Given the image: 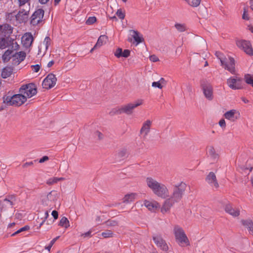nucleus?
Masks as SVG:
<instances>
[{
    "mask_svg": "<svg viewBox=\"0 0 253 253\" xmlns=\"http://www.w3.org/2000/svg\"><path fill=\"white\" fill-rule=\"evenodd\" d=\"M48 159H49V158L47 156H44L42 158L40 159V160L39 161V162L40 163H42L47 161Z\"/></svg>",
    "mask_w": 253,
    "mask_h": 253,
    "instance_id": "nucleus-56",
    "label": "nucleus"
},
{
    "mask_svg": "<svg viewBox=\"0 0 253 253\" xmlns=\"http://www.w3.org/2000/svg\"><path fill=\"white\" fill-rule=\"evenodd\" d=\"M13 54V50L7 49L5 51L2 56V61L4 62L8 61L10 59L12 58V54Z\"/></svg>",
    "mask_w": 253,
    "mask_h": 253,
    "instance_id": "nucleus-27",
    "label": "nucleus"
},
{
    "mask_svg": "<svg viewBox=\"0 0 253 253\" xmlns=\"http://www.w3.org/2000/svg\"><path fill=\"white\" fill-rule=\"evenodd\" d=\"M130 55V51L128 49H125L123 51L122 57L126 58Z\"/></svg>",
    "mask_w": 253,
    "mask_h": 253,
    "instance_id": "nucleus-51",
    "label": "nucleus"
},
{
    "mask_svg": "<svg viewBox=\"0 0 253 253\" xmlns=\"http://www.w3.org/2000/svg\"><path fill=\"white\" fill-rule=\"evenodd\" d=\"M91 233V231H88V232H85V233L83 234V236L84 237H90Z\"/></svg>",
    "mask_w": 253,
    "mask_h": 253,
    "instance_id": "nucleus-60",
    "label": "nucleus"
},
{
    "mask_svg": "<svg viewBox=\"0 0 253 253\" xmlns=\"http://www.w3.org/2000/svg\"><path fill=\"white\" fill-rule=\"evenodd\" d=\"M142 102L143 100L139 99L135 102L128 103L126 105H124L119 109V113L120 114L126 113L127 115H130L132 113L133 110L137 106L141 105Z\"/></svg>",
    "mask_w": 253,
    "mask_h": 253,
    "instance_id": "nucleus-5",
    "label": "nucleus"
},
{
    "mask_svg": "<svg viewBox=\"0 0 253 253\" xmlns=\"http://www.w3.org/2000/svg\"><path fill=\"white\" fill-rule=\"evenodd\" d=\"M201 0H187V3L191 6L197 7L200 4Z\"/></svg>",
    "mask_w": 253,
    "mask_h": 253,
    "instance_id": "nucleus-36",
    "label": "nucleus"
},
{
    "mask_svg": "<svg viewBox=\"0 0 253 253\" xmlns=\"http://www.w3.org/2000/svg\"><path fill=\"white\" fill-rule=\"evenodd\" d=\"M208 153L211 156L214 158H216L217 155L215 154V150L213 147L211 146L209 147L208 149Z\"/></svg>",
    "mask_w": 253,
    "mask_h": 253,
    "instance_id": "nucleus-42",
    "label": "nucleus"
},
{
    "mask_svg": "<svg viewBox=\"0 0 253 253\" xmlns=\"http://www.w3.org/2000/svg\"><path fill=\"white\" fill-rule=\"evenodd\" d=\"M43 17H34L31 20L30 23L33 26H36L42 22Z\"/></svg>",
    "mask_w": 253,
    "mask_h": 253,
    "instance_id": "nucleus-30",
    "label": "nucleus"
},
{
    "mask_svg": "<svg viewBox=\"0 0 253 253\" xmlns=\"http://www.w3.org/2000/svg\"><path fill=\"white\" fill-rule=\"evenodd\" d=\"M13 72V69L11 67L4 68L1 72V77L3 78H6L9 77Z\"/></svg>",
    "mask_w": 253,
    "mask_h": 253,
    "instance_id": "nucleus-29",
    "label": "nucleus"
},
{
    "mask_svg": "<svg viewBox=\"0 0 253 253\" xmlns=\"http://www.w3.org/2000/svg\"><path fill=\"white\" fill-rule=\"evenodd\" d=\"M12 33V28L8 24L0 25V35L4 37H8Z\"/></svg>",
    "mask_w": 253,
    "mask_h": 253,
    "instance_id": "nucleus-18",
    "label": "nucleus"
},
{
    "mask_svg": "<svg viewBox=\"0 0 253 253\" xmlns=\"http://www.w3.org/2000/svg\"><path fill=\"white\" fill-rule=\"evenodd\" d=\"M44 11L42 9H38L36 10L31 16H43Z\"/></svg>",
    "mask_w": 253,
    "mask_h": 253,
    "instance_id": "nucleus-44",
    "label": "nucleus"
},
{
    "mask_svg": "<svg viewBox=\"0 0 253 253\" xmlns=\"http://www.w3.org/2000/svg\"><path fill=\"white\" fill-rule=\"evenodd\" d=\"M34 164L33 162L31 161V162H26L25 164H24V166L25 167H27V166H31V165H33Z\"/></svg>",
    "mask_w": 253,
    "mask_h": 253,
    "instance_id": "nucleus-64",
    "label": "nucleus"
},
{
    "mask_svg": "<svg viewBox=\"0 0 253 253\" xmlns=\"http://www.w3.org/2000/svg\"><path fill=\"white\" fill-rule=\"evenodd\" d=\"M106 225L107 227L116 226L118 225L117 221L114 220H109L105 222Z\"/></svg>",
    "mask_w": 253,
    "mask_h": 253,
    "instance_id": "nucleus-41",
    "label": "nucleus"
},
{
    "mask_svg": "<svg viewBox=\"0 0 253 253\" xmlns=\"http://www.w3.org/2000/svg\"><path fill=\"white\" fill-rule=\"evenodd\" d=\"M59 225L67 228L69 227L70 224L68 219L65 216L62 217L59 222Z\"/></svg>",
    "mask_w": 253,
    "mask_h": 253,
    "instance_id": "nucleus-31",
    "label": "nucleus"
},
{
    "mask_svg": "<svg viewBox=\"0 0 253 253\" xmlns=\"http://www.w3.org/2000/svg\"><path fill=\"white\" fill-rule=\"evenodd\" d=\"M96 221L98 224H101L102 220L101 219V217L100 216H97L96 218Z\"/></svg>",
    "mask_w": 253,
    "mask_h": 253,
    "instance_id": "nucleus-63",
    "label": "nucleus"
},
{
    "mask_svg": "<svg viewBox=\"0 0 253 253\" xmlns=\"http://www.w3.org/2000/svg\"><path fill=\"white\" fill-rule=\"evenodd\" d=\"M206 181L212 187L217 189L219 187L216 176L213 172H210L206 177Z\"/></svg>",
    "mask_w": 253,
    "mask_h": 253,
    "instance_id": "nucleus-17",
    "label": "nucleus"
},
{
    "mask_svg": "<svg viewBox=\"0 0 253 253\" xmlns=\"http://www.w3.org/2000/svg\"><path fill=\"white\" fill-rule=\"evenodd\" d=\"M126 155V149H123L120 150L117 154L116 159L119 161L123 160Z\"/></svg>",
    "mask_w": 253,
    "mask_h": 253,
    "instance_id": "nucleus-33",
    "label": "nucleus"
},
{
    "mask_svg": "<svg viewBox=\"0 0 253 253\" xmlns=\"http://www.w3.org/2000/svg\"><path fill=\"white\" fill-rule=\"evenodd\" d=\"M95 134L98 136V139H100L102 138V134L101 132H99V131H96L95 132Z\"/></svg>",
    "mask_w": 253,
    "mask_h": 253,
    "instance_id": "nucleus-62",
    "label": "nucleus"
},
{
    "mask_svg": "<svg viewBox=\"0 0 253 253\" xmlns=\"http://www.w3.org/2000/svg\"><path fill=\"white\" fill-rule=\"evenodd\" d=\"M227 84L228 86L234 90L240 89L243 88L242 80L240 78L231 77L227 79Z\"/></svg>",
    "mask_w": 253,
    "mask_h": 253,
    "instance_id": "nucleus-9",
    "label": "nucleus"
},
{
    "mask_svg": "<svg viewBox=\"0 0 253 253\" xmlns=\"http://www.w3.org/2000/svg\"><path fill=\"white\" fill-rule=\"evenodd\" d=\"M116 14L117 16H125V13L121 8L117 10Z\"/></svg>",
    "mask_w": 253,
    "mask_h": 253,
    "instance_id": "nucleus-53",
    "label": "nucleus"
},
{
    "mask_svg": "<svg viewBox=\"0 0 253 253\" xmlns=\"http://www.w3.org/2000/svg\"><path fill=\"white\" fill-rule=\"evenodd\" d=\"M152 86L154 87H158L160 89L162 88V85L160 82H154L152 83Z\"/></svg>",
    "mask_w": 253,
    "mask_h": 253,
    "instance_id": "nucleus-50",
    "label": "nucleus"
},
{
    "mask_svg": "<svg viewBox=\"0 0 253 253\" xmlns=\"http://www.w3.org/2000/svg\"><path fill=\"white\" fill-rule=\"evenodd\" d=\"M174 203L175 202L172 200V199L170 198L166 200L161 209L162 212L164 213L169 211Z\"/></svg>",
    "mask_w": 253,
    "mask_h": 253,
    "instance_id": "nucleus-23",
    "label": "nucleus"
},
{
    "mask_svg": "<svg viewBox=\"0 0 253 253\" xmlns=\"http://www.w3.org/2000/svg\"><path fill=\"white\" fill-rule=\"evenodd\" d=\"M239 112L235 109H232L226 112L224 114L225 119L234 122L240 117Z\"/></svg>",
    "mask_w": 253,
    "mask_h": 253,
    "instance_id": "nucleus-14",
    "label": "nucleus"
},
{
    "mask_svg": "<svg viewBox=\"0 0 253 253\" xmlns=\"http://www.w3.org/2000/svg\"><path fill=\"white\" fill-rule=\"evenodd\" d=\"M34 39L33 36L31 33H25L22 37L21 42L23 45L26 47H29L33 42Z\"/></svg>",
    "mask_w": 253,
    "mask_h": 253,
    "instance_id": "nucleus-16",
    "label": "nucleus"
},
{
    "mask_svg": "<svg viewBox=\"0 0 253 253\" xmlns=\"http://www.w3.org/2000/svg\"><path fill=\"white\" fill-rule=\"evenodd\" d=\"M29 229H30V227L28 225H26V226L21 228L20 229H19V230H18L17 231L15 232L13 234H12L11 236H14L16 234H19L23 231H27Z\"/></svg>",
    "mask_w": 253,
    "mask_h": 253,
    "instance_id": "nucleus-39",
    "label": "nucleus"
},
{
    "mask_svg": "<svg viewBox=\"0 0 253 253\" xmlns=\"http://www.w3.org/2000/svg\"><path fill=\"white\" fill-rule=\"evenodd\" d=\"M175 27L180 32H182L186 30V27L184 24L175 23Z\"/></svg>",
    "mask_w": 253,
    "mask_h": 253,
    "instance_id": "nucleus-35",
    "label": "nucleus"
},
{
    "mask_svg": "<svg viewBox=\"0 0 253 253\" xmlns=\"http://www.w3.org/2000/svg\"><path fill=\"white\" fill-rule=\"evenodd\" d=\"M123 53V50L121 48H118L114 53L115 56L117 58H120L122 57Z\"/></svg>",
    "mask_w": 253,
    "mask_h": 253,
    "instance_id": "nucleus-48",
    "label": "nucleus"
},
{
    "mask_svg": "<svg viewBox=\"0 0 253 253\" xmlns=\"http://www.w3.org/2000/svg\"><path fill=\"white\" fill-rule=\"evenodd\" d=\"M245 80L247 84H251L253 87V76L247 74L245 76Z\"/></svg>",
    "mask_w": 253,
    "mask_h": 253,
    "instance_id": "nucleus-34",
    "label": "nucleus"
},
{
    "mask_svg": "<svg viewBox=\"0 0 253 253\" xmlns=\"http://www.w3.org/2000/svg\"><path fill=\"white\" fill-rule=\"evenodd\" d=\"M219 125L222 128H225L226 127V123L224 119H221L219 122Z\"/></svg>",
    "mask_w": 253,
    "mask_h": 253,
    "instance_id": "nucleus-55",
    "label": "nucleus"
},
{
    "mask_svg": "<svg viewBox=\"0 0 253 253\" xmlns=\"http://www.w3.org/2000/svg\"><path fill=\"white\" fill-rule=\"evenodd\" d=\"M215 55L216 57L220 60V63H223L224 60L226 59V57L219 51H216Z\"/></svg>",
    "mask_w": 253,
    "mask_h": 253,
    "instance_id": "nucleus-37",
    "label": "nucleus"
},
{
    "mask_svg": "<svg viewBox=\"0 0 253 253\" xmlns=\"http://www.w3.org/2000/svg\"><path fill=\"white\" fill-rule=\"evenodd\" d=\"M19 92L24 95L26 99L31 98L37 92L36 86L33 83L22 85L19 88Z\"/></svg>",
    "mask_w": 253,
    "mask_h": 253,
    "instance_id": "nucleus-3",
    "label": "nucleus"
},
{
    "mask_svg": "<svg viewBox=\"0 0 253 253\" xmlns=\"http://www.w3.org/2000/svg\"><path fill=\"white\" fill-rule=\"evenodd\" d=\"M153 239L155 244L161 249L164 251H167L168 250V246L167 245L165 241L160 235H155L153 236Z\"/></svg>",
    "mask_w": 253,
    "mask_h": 253,
    "instance_id": "nucleus-13",
    "label": "nucleus"
},
{
    "mask_svg": "<svg viewBox=\"0 0 253 253\" xmlns=\"http://www.w3.org/2000/svg\"><path fill=\"white\" fill-rule=\"evenodd\" d=\"M107 40V37L105 35H101L100 36L96 42V43L94 46V48H97V47H99L102 46L104 43L106 42Z\"/></svg>",
    "mask_w": 253,
    "mask_h": 253,
    "instance_id": "nucleus-28",
    "label": "nucleus"
},
{
    "mask_svg": "<svg viewBox=\"0 0 253 253\" xmlns=\"http://www.w3.org/2000/svg\"><path fill=\"white\" fill-rule=\"evenodd\" d=\"M242 224L246 227L253 235V222L251 219L242 220Z\"/></svg>",
    "mask_w": 253,
    "mask_h": 253,
    "instance_id": "nucleus-25",
    "label": "nucleus"
},
{
    "mask_svg": "<svg viewBox=\"0 0 253 253\" xmlns=\"http://www.w3.org/2000/svg\"><path fill=\"white\" fill-rule=\"evenodd\" d=\"M57 79L53 74H48L43 80L42 85L45 89H50L53 87L56 84Z\"/></svg>",
    "mask_w": 253,
    "mask_h": 253,
    "instance_id": "nucleus-11",
    "label": "nucleus"
},
{
    "mask_svg": "<svg viewBox=\"0 0 253 253\" xmlns=\"http://www.w3.org/2000/svg\"><path fill=\"white\" fill-rule=\"evenodd\" d=\"M43 44L45 45V49H46V50H47L48 46L51 44V40H50V38L48 36H47L44 38V40L43 42Z\"/></svg>",
    "mask_w": 253,
    "mask_h": 253,
    "instance_id": "nucleus-43",
    "label": "nucleus"
},
{
    "mask_svg": "<svg viewBox=\"0 0 253 253\" xmlns=\"http://www.w3.org/2000/svg\"><path fill=\"white\" fill-rule=\"evenodd\" d=\"M63 179H64V178H63V177L58 178V177H51V178H49L47 180L46 183L48 185H52V184H53L54 183H56L58 181H59L60 180H63Z\"/></svg>",
    "mask_w": 253,
    "mask_h": 253,
    "instance_id": "nucleus-32",
    "label": "nucleus"
},
{
    "mask_svg": "<svg viewBox=\"0 0 253 253\" xmlns=\"http://www.w3.org/2000/svg\"><path fill=\"white\" fill-rule=\"evenodd\" d=\"M29 13V11L25 10L23 9H20L18 13L14 16H27Z\"/></svg>",
    "mask_w": 253,
    "mask_h": 253,
    "instance_id": "nucleus-46",
    "label": "nucleus"
},
{
    "mask_svg": "<svg viewBox=\"0 0 253 253\" xmlns=\"http://www.w3.org/2000/svg\"><path fill=\"white\" fill-rule=\"evenodd\" d=\"M59 237H56V238L53 239L50 242V244L48 246H46L45 247V249L46 250H47L48 252H50V249L52 247V246H53V245L54 244V243L56 242V241L57 240V239H58Z\"/></svg>",
    "mask_w": 253,
    "mask_h": 253,
    "instance_id": "nucleus-45",
    "label": "nucleus"
},
{
    "mask_svg": "<svg viewBox=\"0 0 253 253\" xmlns=\"http://www.w3.org/2000/svg\"><path fill=\"white\" fill-rule=\"evenodd\" d=\"M185 184L181 183L179 187L176 186L173 192L172 196L170 197L175 202H178L181 199L184 192Z\"/></svg>",
    "mask_w": 253,
    "mask_h": 253,
    "instance_id": "nucleus-12",
    "label": "nucleus"
},
{
    "mask_svg": "<svg viewBox=\"0 0 253 253\" xmlns=\"http://www.w3.org/2000/svg\"><path fill=\"white\" fill-rule=\"evenodd\" d=\"M14 198L13 197H11L10 199H5L4 201L6 202L10 206H12L13 205V199Z\"/></svg>",
    "mask_w": 253,
    "mask_h": 253,
    "instance_id": "nucleus-54",
    "label": "nucleus"
},
{
    "mask_svg": "<svg viewBox=\"0 0 253 253\" xmlns=\"http://www.w3.org/2000/svg\"><path fill=\"white\" fill-rule=\"evenodd\" d=\"M25 57L26 54L24 52H16L12 54L13 61L15 64H19L25 59Z\"/></svg>",
    "mask_w": 253,
    "mask_h": 253,
    "instance_id": "nucleus-21",
    "label": "nucleus"
},
{
    "mask_svg": "<svg viewBox=\"0 0 253 253\" xmlns=\"http://www.w3.org/2000/svg\"><path fill=\"white\" fill-rule=\"evenodd\" d=\"M58 196V193L56 191H51L42 199V205L50 209L53 208L54 202L57 200Z\"/></svg>",
    "mask_w": 253,
    "mask_h": 253,
    "instance_id": "nucleus-4",
    "label": "nucleus"
},
{
    "mask_svg": "<svg viewBox=\"0 0 253 253\" xmlns=\"http://www.w3.org/2000/svg\"><path fill=\"white\" fill-rule=\"evenodd\" d=\"M136 196L137 194L134 193L126 195L123 199V203L126 204H130L134 201Z\"/></svg>",
    "mask_w": 253,
    "mask_h": 253,
    "instance_id": "nucleus-26",
    "label": "nucleus"
},
{
    "mask_svg": "<svg viewBox=\"0 0 253 253\" xmlns=\"http://www.w3.org/2000/svg\"><path fill=\"white\" fill-rule=\"evenodd\" d=\"M151 123L152 122L150 120H147L143 123L140 129V133L144 137L146 136L149 132Z\"/></svg>",
    "mask_w": 253,
    "mask_h": 253,
    "instance_id": "nucleus-22",
    "label": "nucleus"
},
{
    "mask_svg": "<svg viewBox=\"0 0 253 253\" xmlns=\"http://www.w3.org/2000/svg\"><path fill=\"white\" fill-rule=\"evenodd\" d=\"M12 48H14V50H16L19 47V45L17 44L16 42H12Z\"/></svg>",
    "mask_w": 253,
    "mask_h": 253,
    "instance_id": "nucleus-59",
    "label": "nucleus"
},
{
    "mask_svg": "<svg viewBox=\"0 0 253 253\" xmlns=\"http://www.w3.org/2000/svg\"><path fill=\"white\" fill-rule=\"evenodd\" d=\"M202 89L205 97L209 101L213 99V89L209 83L204 82L201 84Z\"/></svg>",
    "mask_w": 253,
    "mask_h": 253,
    "instance_id": "nucleus-6",
    "label": "nucleus"
},
{
    "mask_svg": "<svg viewBox=\"0 0 253 253\" xmlns=\"http://www.w3.org/2000/svg\"><path fill=\"white\" fill-rule=\"evenodd\" d=\"M31 67L35 72L37 73L39 71L41 68V66L39 64H36L31 65Z\"/></svg>",
    "mask_w": 253,
    "mask_h": 253,
    "instance_id": "nucleus-49",
    "label": "nucleus"
},
{
    "mask_svg": "<svg viewBox=\"0 0 253 253\" xmlns=\"http://www.w3.org/2000/svg\"><path fill=\"white\" fill-rule=\"evenodd\" d=\"M50 0H39V1L40 3L42 4L47 3Z\"/></svg>",
    "mask_w": 253,
    "mask_h": 253,
    "instance_id": "nucleus-61",
    "label": "nucleus"
},
{
    "mask_svg": "<svg viewBox=\"0 0 253 253\" xmlns=\"http://www.w3.org/2000/svg\"><path fill=\"white\" fill-rule=\"evenodd\" d=\"M96 21V17H89L87 20L86 21V24L87 25H91L95 23Z\"/></svg>",
    "mask_w": 253,
    "mask_h": 253,
    "instance_id": "nucleus-47",
    "label": "nucleus"
},
{
    "mask_svg": "<svg viewBox=\"0 0 253 253\" xmlns=\"http://www.w3.org/2000/svg\"><path fill=\"white\" fill-rule=\"evenodd\" d=\"M221 65L231 74H235V60L233 57H226L224 62L221 63Z\"/></svg>",
    "mask_w": 253,
    "mask_h": 253,
    "instance_id": "nucleus-8",
    "label": "nucleus"
},
{
    "mask_svg": "<svg viewBox=\"0 0 253 253\" xmlns=\"http://www.w3.org/2000/svg\"><path fill=\"white\" fill-rule=\"evenodd\" d=\"M130 35L131 38L134 40L133 43H136V45H138L143 41L142 36L137 31L130 30H129Z\"/></svg>",
    "mask_w": 253,
    "mask_h": 253,
    "instance_id": "nucleus-19",
    "label": "nucleus"
},
{
    "mask_svg": "<svg viewBox=\"0 0 253 253\" xmlns=\"http://www.w3.org/2000/svg\"><path fill=\"white\" fill-rule=\"evenodd\" d=\"M51 214L55 219H56L58 218V213L56 211H53L51 213Z\"/></svg>",
    "mask_w": 253,
    "mask_h": 253,
    "instance_id": "nucleus-57",
    "label": "nucleus"
},
{
    "mask_svg": "<svg viewBox=\"0 0 253 253\" xmlns=\"http://www.w3.org/2000/svg\"><path fill=\"white\" fill-rule=\"evenodd\" d=\"M30 0H18L19 5L21 6L24 5L26 3L28 2Z\"/></svg>",
    "mask_w": 253,
    "mask_h": 253,
    "instance_id": "nucleus-58",
    "label": "nucleus"
},
{
    "mask_svg": "<svg viewBox=\"0 0 253 253\" xmlns=\"http://www.w3.org/2000/svg\"><path fill=\"white\" fill-rule=\"evenodd\" d=\"M224 210L226 212L234 217L238 216L240 214V210L238 208H234L230 203L225 206Z\"/></svg>",
    "mask_w": 253,
    "mask_h": 253,
    "instance_id": "nucleus-15",
    "label": "nucleus"
},
{
    "mask_svg": "<svg viewBox=\"0 0 253 253\" xmlns=\"http://www.w3.org/2000/svg\"><path fill=\"white\" fill-rule=\"evenodd\" d=\"M3 102L7 105L19 106L26 101V97L20 92L12 96L6 95L3 97Z\"/></svg>",
    "mask_w": 253,
    "mask_h": 253,
    "instance_id": "nucleus-2",
    "label": "nucleus"
},
{
    "mask_svg": "<svg viewBox=\"0 0 253 253\" xmlns=\"http://www.w3.org/2000/svg\"><path fill=\"white\" fill-rule=\"evenodd\" d=\"M101 235L105 238L112 237L113 235V233L111 230H106L101 233Z\"/></svg>",
    "mask_w": 253,
    "mask_h": 253,
    "instance_id": "nucleus-40",
    "label": "nucleus"
},
{
    "mask_svg": "<svg viewBox=\"0 0 253 253\" xmlns=\"http://www.w3.org/2000/svg\"><path fill=\"white\" fill-rule=\"evenodd\" d=\"M152 191L156 195L162 198H166L169 195L168 189L165 184L161 183L155 188Z\"/></svg>",
    "mask_w": 253,
    "mask_h": 253,
    "instance_id": "nucleus-7",
    "label": "nucleus"
},
{
    "mask_svg": "<svg viewBox=\"0 0 253 253\" xmlns=\"http://www.w3.org/2000/svg\"><path fill=\"white\" fill-rule=\"evenodd\" d=\"M237 45L240 48L243 49L246 54L250 55H253V49L251 43L246 40H240L237 42Z\"/></svg>",
    "mask_w": 253,
    "mask_h": 253,
    "instance_id": "nucleus-10",
    "label": "nucleus"
},
{
    "mask_svg": "<svg viewBox=\"0 0 253 253\" xmlns=\"http://www.w3.org/2000/svg\"><path fill=\"white\" fill-rule=\"evenodd\" d=\"M149 59L151 61L153 62H156L159 61L158 57L155 55H152L150 56Z\"/></svg>",
    "mask_w": 253,
    "mask_h": 253,
    "instance_id": "nucleus-52",
    "label": "nucleus"
},
{
    "mask_svg": "<svg viewBox=\"0 0 253 253\" xmlns=\"http://www.w3.org/2000/svg\"><path fill=\"white\" fill-rule=\"evenodd\" d=\"M146 182L148 187L150 188L152 191L160 183L151 177H147Z\"/></svg>",
    "mask_w": 253,
    "mask_h": 253,
    "instance_id": "nucleus-24",
    "label": "nucleus"
},
{
    "mask_svg": "<svg viewBox=\"0 0 253 253\" xmlns=\"http://www.w3.org/2000/svg\"><path fill=\"white\" fill-rule=\"evenodd\" d=\"M176 242L182 247L189 246L190 245L189 240L184 230L179 225H174L173 229Z\"/></svg>",
    "mask_w": 253,
    "mask_h": 253,
    "instance_id": "nucleus-1",
    "label": "nucleus"
},
{
    "mask_svg": "<svg viewBox=\"0 0 253 253\" xmlns=\"http://www.w3.org/2000/svg\"><path fill=\"white\" fill-rule=\"evenodd\" d=\"M144 205L149 211H155L156 210L160 207V204L155 201H150L148 200H145L144 201Z\"/></svg>",
    "mask_w": 253,
    "mask_h": 253,
    "instance_id": "nucleus-20",
    "label": "nucleus"
},
{
    "mask_svg": "<svg viewBox=\"0 0 253 253\" xmlns=\"http://www.w3.org/2000/svg\"><path fill=\"white\" fill-rule=\"evenodd\" d=\"M8 46V43L5 38L0 39V48L4 49Z\"/></svg>",
    "mask_w": 253,
    "mask_h": 253,
    "instance_id": "nucleus-38",
    "label": "nucleus"
}]
</instances>
